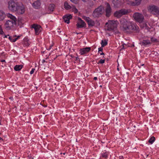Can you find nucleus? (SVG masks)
Returning a JSON list of instances; mask_svg holds the SVG:
<instances>
[{
	"mask_svg": "<svg viewBox=\"0 0 159 159\" xmlns=\"http://www.w3.org/2000/svg\"><path fill=\"white\" fill-rule=\"evenodd\" d=\"M7 17L10 18V19L7 20L5 23V28L7 30L12 29L16 25V18L14 16L9 13L7 14Z\"/></svg>",
	"mask_w": 159,
	"mask_h": 159,
	"instance_id": "nucleus-2",
	"label": "nucleus"
},
{
	"mask_svg": "<svg viewBox=\"0 0 159 159\" xmlns=\"http://www.w3.org/2000/svg\"><path fill=\"white\" fill-rule=\"evenodd\" d=\"M86 25L85 22L80 18H79L77 22L76 26L77 28H82Z\"/></svg>",
	"mask_w": 159,
	"mask_h": 159,
	"instance_id": "nucleus-11",
	"label": "nucleus"
},
{
	"mask_svg": "<svg viewBox=\"0 0 159 159\" xmlns=\"http://www.w3.org/2000/svg\"><path fill=\"white\" fill-rule=\"evenodd\" d=\"M22 67L23 66L22 65H16L14 66V69L15 71H19L22 69Z\"/></svg>",
	"mask_w": 159,
	"mask_h": 159,
	"instance_id": "nucleus-21",
	"label": "nucleus"
},
{
	"mask_svg": "<svg viewBox=\"0 0 159 159\" xmlns=\"http://www.w3.org/2000/svg\"><path fill=\"white\" fill-rule=\"evenodd\" d=\"M16 37V35H15V37H9V39L11 42H15L19 39L20 37V36H18L17 38H15Z\"/></svg>",
	"mask_w": 159,
	"mask_h": 159,
	"instance_id": "nucleus-19",
	"label": "nucleus"
},
{
	"mask_svg": "<svg viewBox=\"0 0 159 159\" xmlns=\"http://www.w3.org/2000/svg\"><path fill=\"white\" fill-rule=\"evenodd\" d=\"M33 0H29V1H30V2L31 3L33 1Z\"/></svg>",
	"mask_w": 159,
	"mask_h": 159,
	"instance_id": "nucleus-42",
	"label": "nucleus"
},
{
	"mask_svg": "<svg viewBox=\"0 0 159 159\" xmlns=\"http://www.w3.org/2000/svg\"><path fill=\"white\" fill-rule=\"evenodd\" d=\"M35 70V68H32L30 72V74L31 75L33 74L34 73V72Z\"/></svg>",
	"mask_w": 159,
	"mask_h": 159,
	"instance_id": "nucleus-32",
	"label": "nucleus"
},
{
	"mask_svg": "<svg viewBox=\"0 0 159 159\" xmlns=\"http://www.w3.org/2000/svg\"><path fill=\"white\" fill-rule=\"evenodd\" d=\"M91 50L90 47H86L81 48L80 50V54L81 55H83L88 53Z\"/></svg>",
	"mask_w": 159,
	"mask_h": 159,
	"instance_id": "nucleus-13",
	"label": "nucleus"
},
{
	"mask_svg": "<svg viewBox=\"0 0 159 159\" xmlns=\"http://www.w3.org/2000/svg\"><path fill=\"white\" fill-rule=\"evenodd\" d=\"M118 22L115 20H110L108 23H107L106 25L108 24L106 29L107 30L111 31L115 30L116 29Z\"/></svg>",
	"mask_w": 159,
	"mask_h": 159,
	"instance_id": "nucleus-3",
	"label": "nucleus"
},
{
	"mask_svg": "<svg viewBox=\"0 0 159 159\" xmlns=\"http://www.w3.org/2000/svg\"><path fill=\"white\" fill-rule=\"evenodd\" d=\"M125 46H126V45H125V44H123L121 46V49H124L125 48Z\"/></svg>",
	"mask_w": 159,
	"mask_h": 159,
	"instance_id": "nucleus-35",
	"label": "nucleus"
},
{
	"mask_svg": "<svg viewBox=\"0 0 159 159\" xmlns=\"http://www.w3.org/2000/svg\"><path fill=\"white\" fill-rule=\"evenodd\" d=\"M1 140L2 141L3 139L1 138L0 137V141Z\"/></svg>",
	"mask_w": 159,
	"mask_h": 159,
	"instance_id": "nucleus-43",
	"label": "nucleus"
},
{
	"mask_svg": "<svg viewBox=\"0 0 159 159\" xmlns=\"http://www.w3.org/2000/svg\"><path fill=\"white\" fill-rule=\"evenodd\" d=\"M26 45L27 46H28L30 45V44L28 42H27L26 43Z\"/></svg>",
	"mask_w": 159,
	"mask_h": 159,
	"instance_id": "nucleus-36",
	"label": "nucleus"
},
{
	"mask_svg": "<svg viewBox=\"0 0 159 159\" xmlns=\"http://www.w3.org/2000/svg\"><path fill=\"white\" fill-rule=\"evenodd\" d=\"M151 41L153 42H156L157 41V39L154 38H151Z\"/></svg>",
	"mask_w": 159,
	"mask_h": 159,
	"instance_id": "nucleus-31",
	"label": "nucleus"
},
{
	"mask_svg": "<svg viewBox=\"0 0 159 159\" xmlns=\"http://www.w3.org/2000/svg\"><path fill=\"white\" fill-rule=\"evenodd\" d=\"M129 12V11L128 10L121 9L119 11H116L114 13V15L115 16L119 18L123 15L127 14Z\"/></svg>",
	"mask_w": 159,
	"mask_h": 159,
	"instance_id": "nucleus-7",
	"label": "nucleus"
},
{
	"mask_svg": "<svg viewBox=\"0 0 159 159\" xmlns=\"http://www.w3.org/2000/svg\"><path fill=\"white\" fill-rule=\"evenodd\" d=\"M41 5L40 0H37L32 3L33 7L35 9H38Z\"/></svg>",
	"mask_w": 159,
	"mask_h": 159,
	"instance_id": "nucleus-17",
	"label": "nucleus"
},
{
	"mask_svg": "<svg viewBox=\"0 0 159 159\" xmlns=\"http://www.w3.org/2000/svg\"><path fill=\"white\" fill-rule=\"evenodd\" d=\"M144 65V64H142V66H143Z\"/></svg>",
	"mask_w": 159,
	"mask_h": 159,
	"instance_id": "nucleus-46",
	"label": "nucleus"
},
{
	"mask_svg": "<svg viewBox=\"0 0 159 159\" xmlns=\"http://www.w3.org/2000/svg\"><path fill=\"white\" fill-rule=\"evenodd\" d=\"M142 0H125L126 1H128V4H131L133 5H139Z\"/></svg>",
	"mask_w": 159,
	"mask_h": 159,
	"instance_id": "nucleus-15",
	"label": "nucleus"
},
{
	"mask_svg": "<svg viewBox=\"0 0 159 159\" xmlns=\"http://www.w3.org/2000/svg\"><path fill=\"white\" fill-rule=\"evenodd\" d=\"M105 60L101 59L97 63L98 64H103L105 62Z\"/></svg>",
	"mask_w": 159,
	"mask_h": 159,
	"instance_id": "nucleus-28",
	"label": "nucleus"
},
{
	"mask_svg": "<svg viewBox=\"0 0 159 159\" xmlns=\"http://www.w3.org/2000/svg\"><path fill=\"white\" fill-rule=\"evenodd\" d=\"M88 24L89 26H93L94 25L95 23L93 20H92V19H90L89 20V22L88 23Z\"/></svg>",
	"mask_w": 159,
	"mask_h": 159,
	"instance_id": "nucleus-23",
	"label": "nucleus"
},
{
	"mask_svg": "<svg viewBox=\"0 0 159 159\" xmlns=\"http://www.w3.org/2000/svg\"><path fill=\"white\" fill-rule=\"evenodd\" d=\"M108 154L107 152H103L102 153V157L105 159H107L108 158Z\"/></svg>",
	"mask_w": 159,
	"mask_h": 159,
	"instance_id": "nucleus-26",
	"label": "nucleus"
},
{
	"mask_svg": "<svg viewBox=\"0 0 159 159\" xmlns=\"http://www.w3.org/2000/svg\"><path fill=\"white\" fill-rule=\"evenodd\" d=\"M6 15L2 11H0V20H3L5 18Z\"/></svg>",
	"mask_w": 159,
	"mask_h": 159,
	"instance_id": "nucleus-18",
	"label": "nucleus"
},
{
	"mask_svg": "<svg viewBox=\"0 0 159 159\" xmlns=\"http://www.w3.org/2000/svg\"><path fill=\"white\" fill-rule=\"evenodd\" d=\"M133 16L135 20L139 23H142L144 19L143 15L138 12L134 13L133 14Z\"/></svg>",
	"mask_w": 159,
	"mask_h": 159,
	"instance_id": "nucleus-8",
	"label": "nucleus"
},
{
	"mask_svg": "<svg viewBox=\"0 0 159 159\" xmlns=\"http://www.w3.org/2000/svg\"><path fill=\"white\" fill-rule=\"evenodd\" d=\"M151 43L150 41L149 40H143L142 42V44L143 45H147Z\"/></svg>",
	"mask_w": 159,
	"mask_h": 159,
	"instance_id": "nucleus-22",
	"label": "nucleus"
},
{
	"mask_svg": "<svg viewBox=\"0 0 159 159\" xmlns=\"http://www.w3.org/2000/svg\"><path fill=\"white\" fill-rule=\"evenodd\" d=\"M148 9L151 13L155 15H159V8L157 7L154 5L149 6Z\"/></svg>",
	"mask_w": 159,
	"mask_h": 159,
	"instance_id": "nucleus-6",
	"label": "nucleus"
},
{
	"mask_svg": "<svg viewBox=\"0 0 159 159\" xmlns=\"http://www.w3.org/2000/svg\"><path fill=\"white\" fill-rule=\"evenodd\" d=\"M31 28L34 29L36 35H37L39 34L41 32V27L38 25L33 24L31 26Z\"/></svg>",
	"mask_w": 159,
	"mask_h": 159,
	"instance_id": "nucleus-9",
	"label": "nucleus"
},
{
	"mask_svg": "<svg viewBox=\"0 0 159 159\" xmlns=\"http://www.w3.org/2000/svg\"><path fill=\"white\" fill-rule=\"evenodd\" d=\"M106 16L107 17L110 16L111 13V9L110 5L108 3H107V7L106 9Z\"/></svg>",
	"mask_w": 159,
	"mask_h": 159,
	"instance_id": "nucleus-16",
	"label": "nucleus"
},
{
	"mask_svg": "<svg viewBox=\"0 0 159 159\" xmlns=\"http://www.w3.org/2000/svg\"><path fill=\"white\" fill-rule=\"evenodd\" d=\"M100 55H105V54L103 52H102L100 53Z\"/></svg>",
	"mask_w": 159,
	"mask_h": 159,
	"instance_id": "nucleus-39",
	"label": "nucleus"
},
{
	"mask_svg": "<svg viewBox=\"0 0 159 159\" xmlns=\"http://www.w3.org/2000/svg\"><path fill=\"white\" fill-rule=\"evenodd\" d=\"M155 141V138L154 136H152L148 140L149 143L151 144H152Z\"/></svg>",
	"mask_w": 159,
	"mask_h": 159,
	"instance_id": "nucleus-25",
	"label": "nucleus"
},
{
	"mask_svg": "<svg viewBox=\"0 0 159 159\" xmlns=\"http://www.w3.org/2000/svg\"><path fill=\"white\" fill-rule=\"evenodd\" d=\"M120 26L125 32L130 33L137 32L139 29L135 24L128 22L126 20L122 19L120 20Z\"/></svg>",
	"mask_w": 159,
	"mask_h": 159,
	"instance_id": "nucleus-1",
	"label": "nucleus"
},
{
	"mask_svg": "<svg viewBox=\"0 0 159 159\" xmlns=\"http://www.w3.org/2000/svg\"><path fill=\"white\" fill-rule=\"evenodd\" d=\"M119 159H124V158L123 156H120L119 157Z\"/></svg>",
	"mask_w": 159,
	"mask_h": 159,
	"instance_id": "nucleus-37",
	"label": "nucleus"
},
{
	"mask_svg": "<svg viewBox=\"0 0 159 159\" xmlns=\"http://www.w3.org/2000/svg\"><path fill=\"white\" fill-rule=\"evenodd\" d=\"M72 18V16L71 14H67L63 17V19L65 23L68 24L70 23V20Z\"/></svg>",
	"mask_w": 159,
	"mask_h": 159,
	"instance_id": "nucleus-14",
	"label": "nucleus"
},
{
	"mask_svg": "<svg viewBox=\"0 0 159 159\" xmlns=\"http://www.w3.org/2000/svg\"><path fill=\"white\" fill-rule=\"evenodd\" d=\"M104 7L100 6L94 11L93 15L94 17H96L100 16L104 12Z\"/></svg>",
	"mask_w": 159,
	"mask_h": 159,
	"instance_id": "nucleus-5",
	"label": "nucleus"
},
{
	"mask_svg": "<svg viewBox=\"0 0 159 159\" xmlns=\"http://www.w3.org/2000/svg\"><path fill=\"white\" fill-rule=\"evenodd\" d=\"M83 18L84 20L87 22V23L89 22V20L90 19V18L89 17L85 16H84L83 17Z\"/></svg>",
	"mask_w": 159,
	"mask_h": 159,
	"instance_id": "nucleus-27",
	"label": "nucleus"
},
{
	"mask_svg": "<svg viewBox=\"0 0 159 159\" xmlns=\"http://www.w3.org/2000/svg\"><path fill=\"white\" fill-rule=\"evenodd\" d=\"M4 34V32L3 31L2 27L1 25H0V34Z\"/></svg>",
	"mask_w": 159,
	"mask_h": 159,
	"instance_id": "nucleus-29",
	"label": "nucleus"
},
{
	"mask_svg": "<svg viewBox=\"0 0 159 159\" xmlns=\"http://www.w3.org/2000/svg\"><path fill=\"white\" fill-rule=\"evenodd\" d=\"M143 26V27H144L145 28V29H148V30L150 29L149 28V27H148V26L146 23H145L144 24Z\"/></svg>",
	"mask_w": 159,
	"mask_h": 159,
	"instance_id": "nucleus-30",
	"label": "nucleus"
},
{
	"mask_svg": "<svg viewBox=\"0 0 159 159\" xmlns=\"http://www.w3.org/2000/svg\"><path fill=\"white\" fill-rule=\"evenodd\" d=\"M45 60H43V62H45Z\"/></svg>",
	"mask_w": 159,
	"mask_h": 159,
	"instance_id": "nucleus-45",
	"label": "nucleus"
},
{
	"mask_svg": "<svg viewBox=\"0 0 159 159\" xmlns=\"http://www.w3.org/2000/svg\"><path fill=\"white\" fill-rule=\"evenodd\" d=\"M102 47H103L106 46L107 44V41L106 40H102L101 41Z\"/></svg>",
	"mask_w": 159,
	"mask_h": 159,
	"instance_id": "nucleus-24",
	"label": "nucleus"
},
{
	"mask_svg": "<svg viewBox=\"0 0 159 159\" xmlns=\"http://www.w3.org/2000/svg\"><path fill=\"white\" fill-rule=\"evenodd\" d=\"M84 2H86L88 0H82Z\"/></svg>",
	"mask_w": 159,
	"mask_h": 159,
	"instance_id": "nucleus-41",
	"label": "nucleus"
},
{
	"mask_svg": "<svg viewBox=\"0 0 159 159\" xmlns=\"http://www.w3.org/2000/svg\"><path fill=\"white\" fill-rule=\"evenodd\" d=\"M70 1L74 3H75V4H76L77 3H78V0H70Z\"/></svg>",
	"mask_w": 159,
	"mask_h": 159,
	"instance_id": "nucleus-33",
	"label": "nucleus"
},
{
	"mask_svg": "<svg viewBox=\"0 0 159 159\" xmlns=\"http://www.w3.org/2000/svg\"><path fill=\"white\" fill-rule=\"evenodd\" d=\"M1 62H5V60H2L1 61Z\"/></svg>",
	"mask_w": 159,
	"mask_h": 159,
	"instance_id": "nucleus-40",
	"label": "nucleus"
},
{
	"mask_svg": "<svg viewBox=\"0 0 159 159\" xmlns=\"http://www.w3.org/2000/svg\"><path fill=\"white\" fill-rule=\"evenodd\" d=\"M98 52H102L103 50V48L101 47H100L98 48Z\"/></svg>",
	"mask_w": 159,
	"mask_h": 159,
	"instance_id": "nucleus-34",
	"label": "nucleus"
},
{
	"mask_svg": "<svg viewBox=\"0 0 159 159\" xmlns=\"http://www.w3.org/2000/svg\"><path fill=\"white\" fill-rule=\"evenodd\" d=\"M17 9L16 11L19 14H20L24 13L25 11V7L23 5L19 3L17 7Z\"/></svg>",
	"mask_w": 159,
	"mask_h": 159,
	"instance_id": "nucleus-12",
	"label": "nucleus"
},
{
	"mask_svg": "<svg viewBox=\"0 0 159 159\" xmlns=\"http://www.w3.org/2000/svg\"><path fill=\"white\" fill-rule=\"evenodd\" d=\"M17 2L14 0H11L8 2V8L13 12H16L17 10V7L19 5Z\"/></svg>",
	"mask_w": 159,
	"mask_h": 159,
	"instance_id": "nucleus-4",
	"label": "nucleus"
},
{
	"mask_svg": "<svg viewBox=\"0 0 159 159\" xmlns=\"http://www.w3.org/2000/svg\"><path fill=\"white\" fill-rule=\"evenodd\" d=\"M97 77H94V78H93V79L94 80H97Z\"/></svg>",
	"mask_w": 159,
	"mask_h": 159,
	"instance_id": "nucleus-38",
	"label": "nucleus"
},
{
	"mask_svg": "<svg viewBox=\"0 0 159 159\" xmlns=\"http://www.w3.org/2000/svg\"><path fill=\"white\" fill-rule=\"evenodd\" d=\"M7 37L6 35L4 37V38H7Z\"/></svg>",
	"mask_w": 159,
	"mask_h": 159,
	"instance_id": "nucleus-44",
	"label": "nucleus"
},
{
	"mask_svg": "<svg viewBox=\"0 0 159 159\" xmlns=\"http://www.w3.org/2000/svg\"><path fill=\"white\" fill-rule=\"evenodd\" d=\"M64 6L65 9L67 10H69L72 9V11L74 12L75 13L78 12V10L75 8V7L70 6L67 2H66L64 3Z\"/></svg>",
	"mask_w": 159,
	"mask_h": 159,
	"instance_id": "nucleus-10",
	"label": "nucleus"
},
{
	"mask_svg": "<svg viewBox=\"0 0 159 159\" xmlns=\"http://www.w3.org/2000/svg\"><path fill=\"white\" fill-rule=\"evenodd\" d=\"M117 70H119V69L118 68H117Z\"/></svg>",
	"mask_w": 159,
	"mask_h": 159,
	"instance_id": "nucleus-47",
	"label": "nucleus"
},
{
	"mask_svg": "<svg viewBox=\"0 0 159 159\" xmlns=\"http://www.w3.org/2000/svg\"><path fill=\"white\" fill-rule=\"evenodd\" d=\"M55 8V5L53 4H50L48 7V9L51 12H53Z\"/></svg>",
	"mask_w": 159,
	"mask_h": 159,
	"instance_id": "nucleus-20",
	"label": "nucleus"
}]
</instances>
